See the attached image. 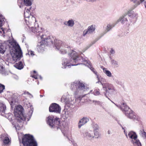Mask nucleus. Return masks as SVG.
Listing matches in <instances>:
<instances>
[{
	"mask_svg": "<svg viewBox=\"0 0 146 146\" xmlns=\"http://www.w3.org/2000/svg\"><path fill=\"white\" fill-rule=\"evenodd\" d=\"M70 51V60H68L66 58L64 59L63 60L62 64L64 66L63 68H66L67 66H76L80 64L78 63L79 61L81 58L79 56L78 54L73 50H71Z\"/></svg>",
	"mask_w": 146,
	"mask_h": 146,
	"instance_id": "obj_1",
	"label": "nucleus"
},
{
	"mask_svg": "<svg viewBox=\"0 0 146 146\" xmlns=\"http://www.w3.org/2000/svg\"><path fill=\"white\" fill-rule=\"evenodd\" d=\"M11 44L15 50L11 52L12 61L14 62L20 59L23 56L22 53L19 46L16 42H12Z\"/></svg>",
	"mask_w": 146,
	"mask_h": 146,
	"instance_id": "obj_2",
	"label": "nucleus"
},
{
	"mask_svg": "<svg viewBox=\"0 0 146 146\" xmlns=\"http://www.w3.org/2000/svg\"><path fill=\"white\" fill-rule=\"evenodd\" d=\"M25 21L27 25L28 26V27L30 30L33 32L35 33H38L39 34H37L38 35H39L40 33L39 32L41 33V31H40L41 29H39L38 27V25L37 23H35L36 22L35 18L33 17V15H31L29 17V19L28 21L25 20Z\"/></svg>",
	"mask_w": 146,
	"mask_h": 146,
	"instance_id": "obj_3",
	"label": "nucleus"
},
{
	"mask_svg": "<svg viewBox=\"0 0 146 146\" xmlns=\"http://www.w3.org/2000/svg\"><path fill=\"white\" fill-rule=\"evenodd\" d=\"M72 90H75L74 95L76 96L82 94L85 90L86 86L84 84L79 81H75L72 83L71 86Z\"/></svg>",
	"mask_w": 146,
	"mask_h": 146,
	"instance_id": "obj_4",
	"label": "nucleus"
},
{
	"mask_svg": "<svg viewBox=\"0 0 146 146\" xmlns=\"http://www.w3.org/2000/svg\"><path fill=\"white\" fill-rule=\"evenodd\" d=\"M120 109L122 111L125 112V114L128 118L134 120H138L140 119L139 117L136 116L135 113L130 109L126 104H122L120 107Z\"/></svg>",
	"mask_w": 146,
	"mask_h": 146,
	"instance_id": "obj_5",
	"label": "nucleus"
},
{
	"mask_svg": "<svg viewBox=\"0 0 146 146\" xmlns=\"http://www.w3.org/2000/svg\"><path fill=\"white\" fill-rule=\"evenodd\" d=\"M24 146H37V143L33 137L29 134H25L22 139Z\"/></svg>",
	"mask_w": 146,
	"mask_h": 146,
	"instance_id": "obj_6",
	"label": "nucleus"
},
{
	"mask_svg": "<svg viewBox=\"0 0 146 146\" xmlns=\"http://www.w3.org/2000/svg\"><path fill=\"white\" fill-rule=\"evenodd\" d=\"M124 132L127 138H128V137L130 139V141L134 146H142L139 140L137 139V135L135 132L131 131L129 132L127 135L125 130Z\"/></svg>",
	"mask_w": 146,
	"mask_h": 146,
	"instance_id": "obj_7",
	"label": "nucleus"
},
{
	"mask_svg": "<svg viewBox=\"0 0 146 146\" xmlns=\"http://www.w3.org/2000/svg\"><path fill=\"white\" fill-rule=\"evenodd\" d=\"M55 47L57 50H59L60 53L64 54L69 50L70 47L61 41L59 40H56L55 42Z\"/></svg>",
	"mask_w": 146,
	"mask_h": 146,
	"instance_id": "obj_8",
	"label": "nucleus"
},
{
	"mask_svg": "<svg viewBox=\"0 0 146 146\" xmlns=\"http://www.w3.org/2000/svg\"><path fill=\"white\" fill-rule=\"evenodd\" d=\"M23 108L21 106H18L15 109L14 114L15 117H18L23 121H25L26 118L23 115Z\"/></svg>",
	"mask_w": 146,
	"mask_h": 146,
	"instance_id": "obj_9",
	"label": "nucleus"
},
{
	"mask_svg": "<svg viewBox=\"0 0 146 146\" xmlns=\"http://www.w3.org/2000/svg\"><path fill=\"white\" fill-rule=\"evenodd\" d=\"M129 17V15L125 13L120 17L117 22L120 21L122 24L127 26H129L131 22V21Z\"/></svg>",
	"mask_w": 146,
	"mask_h": 146,
	"instance_id": "obj_10",
	"label": "nucleus"
},
{
	"mask_svg": "<svg viewBox=\"0 0 146 146\" xmlns=\"http://www.w3.org/2000/svg\"><path fill=\"white\" fill-rule=\"evenodd\" d=\"M49 111L50 112L59 113L61 111V108L58 104L56 103H53L50 106Z\"/></svg>",
	"mask_w": 146,
	"mask_h": 146,
	"instance_id": "obj_11",
	"label": "nucleus"
},
{
	"mask_svg": "<svg viewBox=\"0 0 146 146\" xmlns=\"http://www.w3.org/2000/svg\"><path fill=\"white\" fill-rule=\"evenodd\" d=\"M95 30V26L91 25L89 26L87 29L84 31L83 32V35L85 36L86 34H90L92 33Z\"/></svg>",
	"mask_w": 146,
	"mask_h": 146,
	"instance_id": "obj_12",
	"label": "nucleus"
},
{
	"mask_svg": "<svg viewBox=\"0 0 146 146\" xmlns=\"http://www.w3.org/2000/svg\"><path fill=\"white\" fill-rule=\"evenodd\" d=\"M101 84L102 85L103 88L105 90V92H104V94L105 96L107 98H108L106 93H108V89L109 88H110L111 87L113 86L110 84H109L108 83H102L101 82Z\"/></svg>",
	"mask_w": 146,
	"mask_h": 146,
	"instance_id": "obj_13",
	"label": "nucleus"
},
{
	"mask_svg": "<svg viewBox=\"0 0 146 146\" xmlns=\"http://www.w3.org/2000/svg\"><path fill=\"white\" fill-rule=\"evenodd\" d=\"M84 136L86 138L90 140L92 139L94 137L93 133L92 131L85 132L84 134Z\"/></svg>",
	"mask_w": 146,
	"mask_h": 146,
	"instance_id": "obj_14",
	"label": "nucleus"
},
{
	"mask_svg": "<svg viewBox=\"0 0 146 146\" xmlns=\"http://www.w3.org/2000/svg\"><path fill=\"white\" fill-rule=\"evenodd\" d=\"M31 9V7L29 9L26 8H25L24 14L25 20L28 21L29 19V17H30L31 15H32L30 12Z\"/></svg>",
	"mask_w": 146,
	"mask_h": 146,
	"instance_id": "obj_15",
	"label": "nucleus"
},
{
	"mask_svg": "<svg viewBox=\"0 0 146 146\" xmlns=\"http://www.w3.org/2000/svg\"><path fill=\"white\" fill-rule=\"evenodd\" d=\"M0 138L3 139V142L5 145L8 144L10 142L9 138L6 134H3L1 135Z\"/></svg>",
	"mask_w": 146,
	"mask_h": 146,
	"instance_id": "obj_16",
	"label": "nucleus"
},
{
	"mask_svg": "<svg viewBox=\"0 0 146 146\" xmlns=\"http://www.w3.org/2000/svg\"><path fill=\"white\" fill-rule=\"evenodd\" d=\"M89 121L88 118L84 117L82 118L80 121L78 123V128H80L81 127L87 123Z\"/></svg>",
	"mask_w": 146,
	"mask_h": 146,
	"instance_id": "obj_17",
	"label": "nucleus"
},
{
	"mask_svg": "<svg viewBox=\"0 0 146 146\" xmlns=\"http://www.w3.org/2000/svg\"><path fill=\"white\" fill-rule=\"evenodd\" d=\"M47 121L49 125L53 126L54 125L53 123L55 121L54 117L52 115L49 116L47 117Z\"/></svg>",
	"mask_w": 146,
	"mask_h": 146,
	"instance_id": "obj_18",
	"label": "nucleus"
},
{
	"mask_svg": "<svg viewBox=\"0 0 146 146\" xmlns=\"http://www.w3.org/2000/svg\"><path fill=\"white\" fill-rule=\"evenodd\" d=\"M5 44L4 43L0 42V53L3 54L5 51L6 48Z\"/></svg>",
	"mask_w": 146,
	"mask_h": 146,
	"instance_id": "obj_19",
	"label": "nucleus"
},
{
	"mask_svg": "<svg viewBox=\"0 0 146 146\" xmlns=\"http://www.w3.org/2000/svg\"><path fill=\"white\" fill-rule=\"evenodd\" d=\"M115 25L113 23H109L108 24L106 28V30L104 32V34L106 33L111 30L112 28L115 26Z\"/></svg>",
	"mask_w": 146,
	"mask_h": 146,
	"instance_id": "obj_20",
	"label": "nucleus"
},
{
	"mask_svg": "<svg viewBox=\"0 0 146 146\" xmlns=\"http://www.w3.org/2000/svg\"><path fill=\"white\" fill-rule=\"evenodd\" d=\"M64 24L66 26L69 27H72L74 25V21L72 20H70L67 21L65 22Z\"/></svg>",
	"mask_w": 146,
	"mask_h": 146,
	"instance_id": "obj_21",
	"label": "nucleus"
},
{
	"mask_svg": "<svg viewBox=\"0 0 146 146\" xmlns=\"http://www.w3.org/2000/svg\"><path fill=\"white\" fill-rule=\"evenodd\" d=\"M46 36L45 35H42L40 36V38L42 39V41L41 42H42L43 44H45L47 42H48L49 40L50 41V40L48 38H46Z\"/></svg>",
	"mask_w": 146,
	"mask_h": 146,
	"instance_id": "obj_22",
	"label": "nucleus"
},
{
	"mask_svg": "<svg viewBox=\"0 0 146 146\" xmlns=\"http://www.w3.org/2000/svg\"><path fill=\"white\" fill-rule=\"evenodd\" d=\"M4 23V19H1L0 17V28L2 27L3 24ZM3 33H5L4 29H3V28H0V35H1V34Z\"/></svg>",
	"mask_w": 146,
	"mask_h": 146,
	"instance_id": "obj_23",
	"label": "nucleus"
},
{
	"mask_svg": "<svg viewBox=\"0 0 146 146\" xmlns=\"http://www.w3.org/2000/svg\"><path fill=\"white\" fill-rule=\"evenodd\" d=\"M111 63L112 66L115 68L118 67L119 66L118 62L114 59L111 60Z\"/></svg>",
	"mask_w": 146,
	"mask_h": 146,
	"instance_id": "obj_24",
	"label": "nucleus"
},
{
	"mask_svg": "<svg viewBox=\"0 0 146 146\" xmlns=\"http://www.w3.org/2000/svg\"><path fill=\"white\" fill-rule=\"evenodd\" d=\"M14 66L16 68L19 70L22 69L23 67L22 62L21 61L15 64Z\"/></svg>",
	"mask_w": 146,
	"mask_h": 146,
	"instance_id": "obj_25",
	"label": "nucleus"
},
{
	"mask_svg": "<svg viewBox=\"0 0 146 146\" xmlns=\"http://www.w3.org/2000/svg\"><path fill=\"white\" fill-rule=\"evenodd\" d=\"M103 72L108 76L109 77H111L112 76L111 73V72L107 70V68H103Z\"/></svg>",
	"mask_w": 146,
	"mask_h": 146,
	"instance_id": "obj_26",
	"label": "nucleus"
},
{
	"mask_svg": "<svg viewBox=\"0 0 146 146\" xmlns=\"http://www.w3.org/2000/svg\"><path fill=\"white\" fill-rule=\"evenodd\" d=\"M33 0H24V3L27 6H30L32 4Z\"/></svg>",
	"mask_w": 146,
	"mask_h": 146,
	"instance_id": "obj_27",
	"label": "nucleus"
},
{
	"mask_svg": "<svg viewBox=\"0 0 146 146\" xmlns=\"http://www.w3.org/2000/svg\"><path fill=\"white\" fill-rule=\"evenodd\" d=\"M94 137L96 138H98L100 135V133H99L98 131H94Z\"/></svg>",
	"mask_w": 146,
	"mask_h": 146,
	"instance_id": "obj_28",
	"label": "nucleus"
},
{
	"mask_svg": "<svg viewBox=\"0 0 146 146\" xmlns=\"http://www.w3.org/2000/svg\"><path fill=\"white\" fill-rule=\"evenodd\" d=\"M93 131H98L99 129V126L97 124L94 123L93 125Z\"/></svg>",
	"mask_w": 146,
	"mask_h": 146,
	"instance_id": "obj_29",
	"label": "nucleus"
},
{
	"mask_svg": "<svg viewBox=\"0 0 146 146\" xmlns=\"http://www.w3.org/2000/svg\"><path fill=\"white\" fill-rule=\"evenodd\" d=\"M108 89V93H109L110 94H111L113 92L115 91V90L113 86L110 88H109Z\"/></svg>",
	"mask_w": 146,
	"mask_h": 146,
	"instance_id": "obj_30",
	"label": "nucleus"
},
{
	"mask_svg": "<svg viewBox=\"0 0 146 146\" xmlns=\"http://www.w3.org/2000/svg\"><path fill=\"white\" fill-rule=\"evenodd\" d=\"M140 134L143 137L146 139V132L144 130H141L140 131Z\"/></svg>",
	"mask_w": 146,
	"mask_h": 146,
	"instance_id": "obj_31",
	"label": "nucleus"
},
{
	"mask_svg": "<svg viewBox=\"0 0 146 146\" xmlns=\"http://www.w3.org/2000/svg\"><path fill=\"white\" fill-rule=\"evenodd\" d=\"M130 1L131 2H133L135 4L136 7L140 4V1L137 0H130Z\"/></svg>",
	"mask_w": 146,
	"mask_h": 146,
	"instance_id": "obj_32",
	"label": "nucleus"
},
{
	"mask_svg": "<svg viewBox=\"0 0 146 146\" xmlns=\"http://www.w3.org/2000/svg\"><path fill=\"white\" fill-rule=\"evenodd\" d=\"M115 83L117 85H122V83L121 81L118 79H115Z\"/></svg>",
	"mask_w": 146,
	"mask_h": 146,
	"instance_id": "obj_33",
	"label": "nucleus"
},
{
	"mask_svg": "<svg viewBox=\"0 0 146 146\" xmlns=\"http://www.w3.org/2000/svg\"><path fill=\"white\" fill-rule=\"evenodd\" d=\"M5 86L3 85L0 84V93H1L5 89Z\"/></svg>",
	"mask_w": 146,
	"mask_h": 146,
	"instance_id": "obj_34",
	"label": "nucleus"
},
{
	"mask_svg": "<svg viewBox=\"0 0 146 146\" xmlns=\"http://www.w3.org/2000/svg\"><path fill=\"white\" fill-rule=\"evenodd\" d=\"M33 72L35 74L32 75L31 76L33 78H35V79H37V76H38L36 74V72L34 70V71Z\"/></svg>",
	"mask_w": 146,
	"mask_h": 146,
	"instance_id": "obj_35",
	"label": "nucleus"
},
{
	"mask_svg": "<svg viewBox=\"0 0 146 146\" xmlns=\"http://www.w3.org/2000/svg\"><path fill=\"white\" fill-rule=\"evenodd\" d=\"M28 54L29 55H30L31 56H33L35 55L34 54V52L33 51L30 50H28Z\"/></svg>",
	"mask_w": 146,
	"mask_h": 146,
	"instance_id": "obj_36",
	"label": "nucleus"
},
{
	"mask_svg": "<svg viewBox=\"0 0 146 146\" xmlns=\"http://www.w3.org/2000/svg\"><path fill=\"white\" fill-rule=\"evenodd\" d=\"M94 94L95 95H99L100 94V92L99 91V90H94Z\"/></svg>",
	"mask_w": 146,
	"mask_h": 146,
	"instance_id": "obj_37",
	"label": "nucleus"
},
{
	"mask_svg": "<svg viewBox=\"0 0 146 146\" xmlns=\"http://www.w3.org/2000/svg\"><path fill=\"white\" fill-rule=\"evenodd\" d=\"M24 94H28L31 96L30 98L33 97V96L28 92H25L24 93Z\"/></svg>",
	"mask_w": 146,
	"mask_h": 146,
	"instance_id": "obj_38",
	"label": "nucleus"
},
{
	"mask_svg": "<svg viewBox=\"0 0 146 146\" xmlns=\"http://www.w3.org/2000/svg\"><path fill=\"white\" fill-rule=\"evenodd\" d=\"M90 69H91V70L95 74H96L97 75V72L95 71V70L94 69V68H93V67H91L90 68Z\"/></svg>",
	"mask_w": 146,
	"mask_h": 146,
	"instance_id": "obj_39",
	"label": "nucleus"
},
{
	"mask_svg": "<svg viewBox=\"0 0 146 146\" xmlns=\"http://www.w3.org/2000/svg\"><path fill=\"white\" fill-rule=\"evenodd\" d=\"M106 82V80L104 78H102L101 79V82H100L101 83V82H102V83H103L102 82Z\"/></svg>",
	"mask_w": 146,
	"mask_h": 146,
	"instance_id": "obj_40",
	"label": "nucleus"
},
{
	"mask_svg": "<svg viewBox=\"0 0 146 146\" xmlns=\"http://www.w3.org/2000/svg\"><path fill=\"white\" fill-rule=\"evenodd\" d=\"M6 110V106H3V110H2V111L3 112H5V110Z\"/></svg>",
	"mask_w": 146,
	"mask_h": 146,
	"instance_id": "obj_41",
	"label": "nucleus"
},
{
	"mask_svg": "<svg viewBox=\"0 0 146 146\" xmlns=\"http://www.w3.org/2000/svg\"><path fill=\"white\" fill-rule=\"evenodd\" d=\"M110 52L111 54H113L114 53L115 51L113 49H111V50H110Z\"/></svg>",
	"mask_w": 146,
	"mask_h": 146,
	"instance_id": "obj_42",
	"label": "nucleus"
},
{
	"mask_svg": "<svg viewBox=\"0 0 146 146\" xmlns=\"http://www.w3.org/2000/svg\"><path fill=\"white\" fill-rule=\"evenodd\" d=\"M15 102V101L14 100L11 101V102H10L11 104V105L12 104H13Z\"/></svg>",
	"mask_w": 146,
	"mask_h": 146,
	"instance_id": "obj_43",
	"label": "nucleus"
},
{
	"mask_svg": "<svg viewBox=\"0 0 146 146\" xmlns=\"http://www.w3.org/2000/svg\"><path fill=\"white\" fill-rule=\"evenodd\" d=\"M140 2V3H142V2H143L145 0H139Z\"/></svg>",
	"mask_w": 146,
	"mask_h": 146,
	"instance_id": "obj_44",
	"label": "nucleus"
},
{
	"mask_svg": "<svg viewBox=\"0 0 146 146\" xmlns=\"http://www.w3.org/2000/svg\"><path fill=\"white\" fill-rule=\"evenodd\" d=\"M108 133L109 134H110V133H111V131L110 130H108Z\"/></svg>",
	"mask_w": 146,
	"mask_h": 146,
	"instance_id": "obj_45",
	"label": "nucleus"
},
{
	"mask_svg": "<svg viewBox=\"0 0 146 146\" xmlns=\"http://www.w3.org/2000/svg\"><path fill=\"white\" fill-rule=\"evenodd\" d=\"M96 102V103L98 104H101L100 102L98 101V102Z\"/></svg>",
	"mask_w": 146,
	"mask_h": 146,
	"instance_id": "obj_46",
	"label": "nucleus"
},
{
	"mask_svg": "<svg viewBox=\"0 0 146 146\" xmlns=\"http://www.w3.org/2000/svg\"><path fill=\"white\" fill-rule=\"evenodd\" d=\"M144 5L145 7V8H146V2H145L144 3Z\"/></svg>",
	"mask_w": 146,
	"mask_h": 146,
	"instance_id": "obj_47",
	"label": "nucleus"
},
{
	"mask_svg": "<svg viewBox=\"0 0 146 146\" xmlns=\"http://www.w3.org/2000/svg\"><path fill=\"white\" fill-rule=\"evenodd\" d=\"M39 77H40V79L41 80L42 79V77L40 76Z\"/></svg>",
	"mask_w": 146,
	"mask_h": 146,
	"instance_id": "obj_48",
	"label": "nucleus"
},
{
	"mask_svg": "<svg viewBox=\"0 0 146 146\" xmlns=\"http://www.w3.org/2000/svg\"><path fill=\"white\" fill-rule=\"evenodd\" d=\"M112 102L114 104H115V105H116V106H117V107H118V106L117 105H116V104H115V103H114V102Z\"/></svg>",
	"mask_w": 146,
	"mask_h": 146,
	"instance_id": "obj_49",
	"label": "nucleus"
},
{
	"mask_svg": "<svg viewBox=\"0 0 146 146\" xmlns=\"http://www.w3.org/2000/svg\"><path fill=\"white\" fill-rule=\"evenodd\" d=\"M73 144L74 145V146H76V144H74V143H73Z\"/></svg>",
	"mask_w": 146,
	"mask_h": 146,
	"instance_id": "obj_50",
	"label": "nucleus"
},
{
	"mask_svg": "<svg viewBox=\"0 0 146 146\" xmlns=\"http://www.w3.org/2000/svg\"><path fill=\"white\" fill-rule=\"evenodd\" d=\"M21 0H18V3H19L20 1H21Z\"/></svg>",
	"mask_w": 146,
	"mask_h": 146,
	"instance_id": "obj_51",
	"label": "nucleus"
},
{
	"mask_svg": "<svg viewBox=\"0 0 146 146\" xmlns=\"http://www.w3.org/2000/svg\"><path fill=\"white\" fill-rule=\"evenodd\" d=\"M3 36H5V35L3 34H2Z\"/></svg>",
	"mask_w": 146,
	"mask_h": 146,
	"instance_id": "obj_52",
	"label": "nucleus"
},
{
	"mask_svg": "<svg viewBox=\"0 0 146 146\" xmlns=\"http://www.w3.org/2000/svg\"><path fill=\"white\" fill-rule=\"evenodd\" d=\"M40 96L41 97H42V96H42V95H40Z\"/></svg>",
	"mask_w": 146,
	"mask_h": 146,
	"instance_id": "obj_53",
	"label": "nucleus"
},
{
	"mask_svg": "<svg viewBox=\"0 0 146 146\" xmlns=\"http://www.w3.org/2000/svg\"><path fill=\"white\" fill-rule=\"evenodd\" d=\"M122 128L123 129H124V128H123V127H122Z\"/></svg>",
	"mask_w": 146,
	"mask_h": 146,
	"instance_id": "obj_54",
	"label": "nucleus"
},
{
	"mask_svg": "<svg viewBox=\"0 0 146 146\" xmlns=\"http://www.w3.org/2000/svg\"><path fill=\"white\" fill-rule=\"evenodd\" d=\"M19 7H20L21 8V6H19Z\"/></svg>",
	"mask_w": 146,
	"mask_h": 146,
	"instance_id": "obj_55",
	"label": "nucleus"
},
{
	"mask_svg": "<svg viewBox=\"0 0 146 146\" xmlns=\"http://www.w3.org/2000/svg\"><path fill=\"white\" fill-rule=\"evenodd\" d=\"M31 110V111H32V112H33V110Z\"/></svg>",
	"mask_w": 146,
	"mask_h": 146,
	"instance_id": "obj_56",
	"label": "nucleus"
},
{
	"mask_svg": "<svg viewBox=\"0 0 146 146\" xmlns=\"http://www.w3.org/2000/svg\"><path fill=\"white\" fill-rule=\"evenodd\" d=\"M99 82V81L98 82H97L96 83H98Z\"/></svg>",
	"mask_w": 146,
	"mask_h": 146,
	"instance_id": "obj_57",
	"label": "nucleus"
},
{
	"mask_svg": "<svg viewBox=\"0 0 146 146\" xmlns=\"http://www.w3.org/2000/svg\"><path fill=\"white\" fill-rule=\"evenodd\" d=\"M63 98L62 97V99H63Z\"/></svg>",
	"mask_w": 146,
	"mask_h": 146,
	"instance_id": "obj_58",
	"label": "nucleus"
}]
</instances>
